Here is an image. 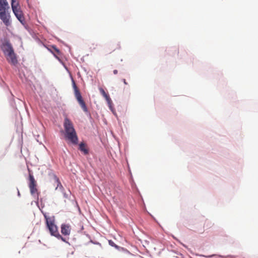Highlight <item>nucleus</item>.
Wrapping results in <instances>:
<instances>
[{
    "mask_svg": "<svg viewBox=\"0 0 258 258\" xmlns=\"http://www.w3.org/2000/svg\"><path fill=\"white\" fill-rule=\"evenodd\" d=\"M63 126L66 139L69 141L73 144H78V138L76 132L72 122L67 117L64 119Z\"/></svg>",
    "mask_w": 258,
    "mask_h": 258,
    "instance_id": "f257e3e1",
    "label": "nucleus"
},
{
    "mask_svg": "<svg viewBox=\"0 0 258 258\" xmlns=\"http://www.w3.org/2000/svg\"><path fill=\"white\" fill-rule=\"evenodd\" d=\"M46 221L47 227L48 228L50 234L56 237H60L57 226L55 224L54 217H48L46 214L44 215Z\"/></svg>",
    "mask_w": 258,
    "mask_h": 258,
    "instance_id": "f03ea898",
    "label": "nucleus"
},
{
    "mask_svg": "<svg viewBox=\"0 0 258 258\" xmlns=\"http://www.w3.org/2000/svg\"><path fill=\"white\" fill-rule=\"evenodd\" d=\"M8 6L7 0H0V19L6 26H9L10 24V15L6 11Z\"/></svg>",
    "mask_w": 258,
    "mask_h": 258,
    "instance_id": "7ed1b4c3",
    "label": "nucleus"
},
{
    "mask_svg": "<svg viewBox=\"0 0 258 258\" xmlns=\"http://www.w3.org/2000/svg\"><path fill=\"white\" fill-rule=\"evenodd\" d=\"M11 6L15 16L21 23L24 25L25 23V19L19 3H17L15 0H12Z\"/></svg>",
    "mask_w": 258,
    "mask_h": 258,
    "instance_id": "20e7f679",
    "label": "nucleus"
},
{
    "mask_svg": "<svg viewBox=\"0 0 258 258\" xmlns=\"http://www.w3.org/2000/svg\"><path fill=\"white\" fill-rule=\"evenodd\" d=\"M29 187L30 188L31 194L35 198L38 199V192L36 187V181H35L33 175L30 173L29 175Z\"/></svg>",
    "mask_w": 258,
    "mask_h": 258,
    "instance_id": "39448f33",
    "label": "nucleus"
},
{
    "mask_svg": "<svg viewBox=\"0 0 258 258\" xmlns=\"http://www.w3.org/2000/svg\"><path fill=\"white\" fill-rule=\"evenodd\" d=\"M1 49L5 55L14 51L12 45L8 42L3 43L1 46Z\"/></svg>",
    "mask_w": 258,
    "mask_h": 258,
    "instance_id": "423d86ee",
    "label": "nucleus"
},
{
    "mask_svg": "<svg viewBox=\"0 0 258 258\" xmlns=\"http://www.w3.org/2000/svg\"><path fill=\"white\" fill-rule=\"evenodd\" d=\"M61 233L64 236H68L71 234V226L69 224H62L61 225Z\"/></svg>",
    "mask_w": 258,
    "mask_h": 258,
    "instance_id": "0eeeda50",
    "label": "nucleus"
},
{
    "mask_svg": "<svg viewBox=\"0 0 258 258\" xmlns=\"http://www.w3.org/2000/svg\"><path fill=\"white\" fill-rule=\"evenodd\" d=\"M6 57L7 60L10 63H12L13 64H15L17 63V59L16 55V54L14 53V51H13L11 52H10L9 54H7Z\"/></svg>",
    "mask_w": 258,
    "mask_h": 258,
    "instance_id": "6e6552de",
    "label": "nucleus"
},
{
    "mask_svg": "<svg viewBox=\"0 0 258 258\" xmlns=\"http://www.w3.org/2000/svg\"><path fill=\"white\" fill-rule=\"evenodd\" d=\"M99 91L100 93L102 94V95L105 98L107 103L109 104H110L111 103V99L110 98L109 96L105 92L104 90L102 88H100Z\"/></svg>",
    "mask_w": 258,
    "mask_h": 258,
    "instance_id": "1a4fd4ad",
    "label": "nucleus"
},
{
    "mask_svg": "<svg viewBox=\"0 0 258 258\" xmlns=\"http://www.w3.org/2000/svg\"><path fill=\"white\" fill-rule=\"evenodd\" d=\"M73 86H74V88L75 90V97H76L77 101H78L82 99L83 98H82L81 94L79 90L77 88V87L76 86L75 82H74Z\"/></svg>",
    "mask_w": 258,
    "mask_h": 258,
    "instance_id": "9d476101",
    "label": "nucleus"
},
{
    "mask_svg": "<svg viewBox=\"0 0 258 258\" xmlns=\"http://www.w3.org/2000/svg\"><path fill=\"white\" fill-rule=\"evenodd\" d=\"M79 150L83 152L85 155H87L89 153L88 149L86 147V144L81 142L79 145Z\"/></svg>",
    "mask_w": 258,
    "mask_h": 258,
    "instance_id": "9b49d317",
    "label": "nucleus"
},
{
    "mask_svg": "<svg viewBox=\"0 0 258 258\" xmlns=\"http://www.w3.org/2000/svg\"><path fill=\"white\" fill-rule=\"evenodd\" d=\"M52 48L53 50H51L52 52L53 53L54 56L60 61L61 63H62L59 57L58 56L60 54V50L55 46H52Z\"/></svg>",
    "mask_w": 258,
    "mask_h": 258,
    "instance_id": "f8f14e48",
    "label": "nucleus"
},
{
    "mask_svg": "<svg viewBox=\"0 0 258 258\" xmlns=\"http://www.w3.org/2000/svg\"><path fill=\"white\" fill-rule=\"evenodd\" d=\"M54 180L57 184V186L55 187V190L59 189L60 190H62V189H63V187L61 182H60L57 176H54Z\"/></svg>",
    "mask_w": 258,
    "mask_h": 258,
    "instance_id": "ddd939ff",
    "label": "nucleus"
},
{
    "mask_svg": "<svg viewBox=\"0 0 258 258\" xmlns=\"http://www.w3.org/2000/svg\"><path fill=\"white\" fill-rule=\"evenodd\" d=\"M213 225L214 223L212 221L206 220L204 224V228L207 230L211 228Z\"/></svg>",
    "mask_w": 258,
    "mask_h": 258,
    "instance_id": "4468645a",
    "label": "nucleus"
},
{
    "mask_svg": "<svg viewBox=\"0 0 258 258\" xmlns=\"http://www.w3.org/2000/svg\"><path fill=\"white\" fill-rule=\"evenodd\" d=\"M78 102H79L80 105L81 106V107H82V108L83 109L84 111L85 112H87L88 111V109H87V106L86 105L85 102H84L83 99H82L81 100H80Z\"/></svg>",
    "mask_w": 258,
    "mask_h": 258,
    "instance_id": "2eb2a0df",
    "label": "nucleus"
},
{
    "mask_svg": "<svg viewBox=\"0 0 258 258\" xmlns=\"http://www.w3.org/2000/svg\"><path fill=\"white\" fill-rule=\"evenodd\" d=\"M114 44H110L108 46V48H110V50L108 51L109 52H111L112 51H114L117 49H119L120 48V46L119 44L115 45L116 46H114Z\"/></svg>",
    "mask_w": 258,
    "mask_h": 258,
    "instance_id": "dca6fc26",
    "label": "nucleus"
},
{
    "mask_svg": "<svg viewBox=\"0 0 258 258\" xmlns=\"http://www.w3.org/2000/svg\"><path fill=\"white\" fill-rule=\"evenodd\" d=\"M109 244L112 246H114L115 247H117L112 240H109Z\"/></svg>",
    "mask_w": 258,
    "mask_h": 258,
    "instance_id": "f3484780",
    "label": "nucleus"
},
{
    "mask_svg": "<svg viewBox=\"0 0 258 258\" xmlns=\"http://www.w3.org/2000/svg\"><path fill=\"white\" fill-rule=\"evenodd\" d=\"M174 50L177 53V54H178L179 51H178V48L174 47Z\"/></svg>",
    "mask_w": 258,
    "mask_h": 258,
    "instance_id": "a211bd4d",
    "label": "nucleus"
},
{
    "mask_svg": "<svg viewBox=\"0 0 258 258\" xmlns=\"http://www.w3.org/2000/svg\"><path fill=\"white\" fill-rule=\"evenodd\" d=\"M57 238L58 239H61V240H62V241H65V240H64V238H63V237H62L61 235V237H57Z\"/></svg>",
    "mask_w": 258,
    "mask_h": 258,
    "instance_id": "6ab92c4d",
    "label": "nucleus"
},
{
    "mask_svg": "<svg viewBox=\"0 0 258 258\" xmlns=\"http://www.w3.org/2000/svg\"><path fill=\"white\" fill-rule=\"evenodd\" d=\"M122 81L123 82V83L125 84V85H127V83L126 82L125 79H122Z\"/></svg>",
    "mask_w": 258,
    "mask_h": 258,
    "instance_id": "aec40b11",
    "label": "nucleus"
},
{
    "mask_svg": "<svg viewBox=\"0 0 258 258\" xmlns=\"http://www.w3.org/2000/svg\"><path fill=\"white\" fill-rule=\"evenodd\" d=\"M114 74L116 75L117 73V71L116 70H115L113 71Z\"/></svg>",
    "mask_w": 258,
    "mask_h": 258,
    "instance_id": "412c9836",
    "label": "nucleus"
}]
</instances>
